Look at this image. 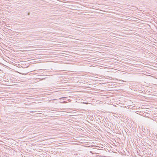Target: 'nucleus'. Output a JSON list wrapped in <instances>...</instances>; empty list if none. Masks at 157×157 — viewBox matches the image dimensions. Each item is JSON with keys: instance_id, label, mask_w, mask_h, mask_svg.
I'll return each instance as SVG.
<instances>
[{"instance_id": "f03ea898", "label": "nucleus", "mask_w": 157, "mask_h": 157, "mask_svg": "<svg viewBox=\"0 0 157 157\" xmlns=\"http://www.w3.org/2000/svg\"><path fill=\"white\" fill-rule=\"evenodd\" d=\"M31 112V113H33V112H32H32Z\"/></svg>"}, {"instance_id": "f257e3e1", "label": "nucleus", "mask_w": 157, "mask_h": 157, "mask_svg": "<svg viewBox=\"0 0 157 157\" xmlns=\"http://www.w3.org/2000/svg\"><path fill=\"white\" fill-rule=\"evenodd\" d=\"M64 98V97H63V98Z\"/></svg>"}]
</instances>
